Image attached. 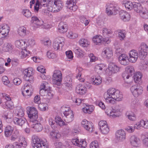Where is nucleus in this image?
Wrapping results in <instances>:
<instances>
[{"label":"nucleus","mask_w":148,"mask_h":148,"mask_svg":"<svg viewBox=\"0 0 148 148\" xmlns=\"http://www.w3.org/2000/svg\"><path fill=\"white\" fill-rule=\"evenodd\" d=\"M107 97L105 99L108 103L114 104L115 102V100L120 101L122 100L123 99L121 93L114 88H110L107 90Z\"/></svg>","instance_id":"obj_1"},{"label":"nucleus","mask_w":148,"mask_h":148,"mask_svg":"<svg viewBox=\"0 0 148 148\" xmlns=\"http://www.w3.org/2000/svg\"><path fill=\"white\" fill-rule=\"evenodd\" d=\"M51 3H49V5L48 11L53 12H58L61 10L63 7V3L60 0H55L54 1H52Z\"/></svg>","instance_id":"obj_2"},{"label":"nucleus","mask_w":148,"mask_h":148,"mask_svg":"<svg viewBox=\"0 0 148 148\" xmlns=\"http://www.w3.org/2000/svg\"><path fill=\"white\" fill-rule=\"evenodd\" d=\"M133 9L137 13H139L142 18L145 19L148 18V11L143 8L140 4L134 2Z\"/></svg>","instance_id":"obj_3"},{"label":"nucleus","mask_w":148,"mask_h":148,"mask_svg":"<svg viewBox=\"0 0 148 148\" xmlns=\"http://www.w3.org/2000/svg\"><path fill=\"white\" fill-rule=\"evenodd\" d=\"M32 144L34 148H48V146L43 141L36 135L32 136Z\"/></svg>","instance_id":"obj_4"},{"label":"nucleus","mask_w":148,"mask_h":148,"mask_svg":"<svg viewBox=\"0 0 148 148\" xmlns=\"http://www.w3.org/2000/svg\"><path fill=\"white\" fill-rule=\"evenodd\" d=\"M139 55L141 59H143L148 54V46L142 42L139 48Z\"/></svg>","instance_id":"obj_5"},{"label":"nucleus","mask_w":148,"mask_h":148,"mask_svg":"<svg viewBox=\"0 0 148 148\" xmlns=\"http://www.w3.org/2000/svg\"><path fill=\"white\" fill-rule=\"evenodd\" d=\"M65 39L64 38L59 37L56 38L53 43V47L56 50L60 49V47H62L64 44Z\"/></svg>","instance_id":"obj_6"},{"label":"nucleus","mask_w":148,"mask_h":148,"mask_svg":"<svg viewBox=\"0 0 148 148\" xmlns=\"http://www.w3.org/2000/svg\"><path fill=\"white\" fill-rule=\"evenodd\" d=\"M10 30V27L6 24L0 25V38L5 39L8 34Z\"/></svg>","instance_id":"obj_7"},{"label":"nucleus","mask_w":148,"mask_h":148,"mask_svg":"<svg viewBox=\"0 0 148 148\" xmlns=\"http://www.w3.org/2000/svg\"><path fill=\"white\" fill-rule=\"evenodd\" d=\"M130 90L132 94L135 97H138L141 95L143 91L142 87L138 85L132 86L130 88Z\"/></svg>","instance_id":"obj_8"},{"label":"nucleus","mask_w":148,"mask_h":148,"mask_svg":"<svg viewBox=\"0 0 148 148\" xmlns=\"http://www.w3.org/2000/svg\"><path fill=\"white\" fill-rule=\"evenodd\" d=\"M118 8L113 4H110L106 6V13L109 16L116 15L119 11Z\"/></svg>","instance_id":"obj_9"},{"label":"nucleus","mask_w":148,"mask_h":148,"mask_svg":"<svg viewBox=\"0 0 148 148\" xmlns=\"http://www.w3.org/2000/svg\"><path fill=\"white\" fill-rule=\"evenodd\" d=\"M100 130L102 133L107 134L109 132V128L106 121H101L99 123Z\"/></svg>","instance_id":"obj_10"},{"label":"nucleus","mask_w":148,"mask_h":148,"mask_svg":"<svg viewBox=\"0 0 148 148\" xmlns=\"http://www.w3.org/2000/svg\"><path fill=\"white\" fill-rule=\"evenodd\" d=\"M108 68L109 70V74L111 75L112 74L116 73L119 71L121 67L114 63H110L109 64Z\"/></svg>","instance_id":"obj_11"},{"label":"nucleus","mask_w":148,"mask_h":148,"mask_svg":"<svg viewBox=\"0 0 148 148\" xmlns=\"http://www.w3.org/2000/svg\"><path fill=\"white\" fill-rule=\"evenodd\" d=\"M24 74V79L30 83H32L34 82L33 77L32 76L33 72L32 71L27 69H25L23 71Z\"/></svg>","instance_id":"obj_12"},{"label":"nucleus","mask_w":148,"mask_h":148,"mask_svg":"<svg viewBox=\"0 0 148 148\" xmlns=\"http://www.w3.org/2000/svg\"><path fill=\"white\" fill-rule=\"evenodd\" d=\"M118 59L120 63L124 66L128 64L130 62L128 57L125 54H122L119 55Z\"/></svg>","instance_id":"obj_13"},{"label":"nucleus","mask_w":148,"mask_h":148,"mask_svg":"<svg viewBox=\"0 0 148 148\" xmlns=\"http://www.w3.org/2000/svg\"><path fill=\"white\" fill-rule=\"evenodd\" d=\"M129 61L132 63L135 62L138 58V54L136 50H133L130 51L129 53Z\"/></svg>","instance_id":"obj_14"},{"label":"nucleus","mask_w":148,"mask_h":148,"mask_svg":"<svg viewBox=\"0 0 148 148\" xmlns=\"http://www.w3.org/2000/svg\"><path fill=\"white\" fill-rule=\"evenodd\" d=\"M76 3V0H68L66 3V6L70 10L75 11L77 8Z\"/></svg>","instance_id":"obj_15"},{"label":"nucleus","mask_w":148,"mask_h":148,"mask_svg":"<svg viewBox=\"0 0 148 148\" xmlns=\"http://www.w3.org/2000/svg\"><path fill=\"white\" fill-rule=\"evenodd\" d=\"M115 136L116 139L119 141H123L125 139V132L122 130L117 131L116 133Z\"/></svg>","instance_id":"obj_16"},{"label":"nucleus","mask_w":148,"mask_h":148,"mask_svg":"<svg viewBox=\"0 0 148 148\" xmlns=\"http://www.w3.org/2000/svg\"><path fill=\"white\" fill-rule=\"evenodd\" d=\"M75 91L77 93L82 95L86 92L87 88L84 85L79 84L76 87Z\"/></svg>","instance_id":"obj_17"},{"label":"nucleus","mask_w":148,"mask_h":148,"mask_svg":"<svg viewBox=\"0 0 148 148\" xmlns=\"http://www.w3.org/2000/svg\"><path fill=\"white\" fill-rule=\"evenodd\" d=\"M102 55L104 57L108 59L110 58L113 55V52L112 49L108 47L103 49Z\"/></svg>","instance_id":"obj_18"},{"label":"nucleus","mask_w":148,"mask_h":148,"mask_svg":"<svg viewBox=\"0 0 148 148\" xmlns=\"http://www.w3.org/2000/svg\"><path fill=\"white\" fill-rule=\"evenodd\" d=\"M31 22L35 27H38L43 25V22L39 20L37 17L33 16L32 17Z\"/></svg>","instance_id":"obj_19"},{"label":"nucleus","mask_w":148,"mask_h":148,"mask_svg":"<svg viewBox=\"0 0 148 148\" xmlns=\"http://www.w3.org/2000/svg\"><path fill=\"white\" fill-rule=\"evenodd\" d=\"M135 127L137 129H140L141 127L148 129V120H140L135 124Z\"/></svg>","instance_id":"obj_20"},{"label":"nucleus","mask_w":148,"mask_h":148,"mask_svg":"<svg viewBox=\"0 0 148 148\" xmlns=\"http://www.w3.org/2000/svg\"><path fill=\"white\" fill-rule=\"evenodd\" d=\"M119 14L121 19L124 21H128L130 19V14L125 11L121 10L119 12Z\"/></svg>","instance_id":"obj_21"},{"label":"nucleus","mask_w":148,"mask_h":148,"mask_svg":"<svg viewBox=\"0 0 148 148\" xmlns=\"http://www.w3.org/2000/svg\"><path fill=\"white\" fill-rule=\"evenodd\" d=\"M58 32L61 33H64L67 30V25L65 22H60L58 26Z\"/></svg>","instance_id":"obj_22"},{"label":"nucleus","mask_w":148,"mask_h":148,"mask_svg":"<svg viewBox=\"0 0 148 148\" xmlns=\"http://www.w3.org/2000/svg\"><path fill=\"white\" fill-rule=\"evenodd\" d=\"M43 1L41 0H37V1L34 6V10L36 12H38L39 8L41 6L46 7L48 9V3L45 2H43Z\"/></svg>","instance_id":"obj_23"},{"label":"nucleus","mask_w":148,"mask_h":148,"mask_svg":"<svg viewBox=\"0 0 148 148\" xmlns=\"http://www.w3.org/2000/svg\"><path fill=\"white\" fill-rule=\"evenodd\" d=\"M64 120L68 123L72 122L74 119V115L72 111H70L67 113H65Z\"/></svg>","instance_id":"obj_24"},{"label":"nucleus","mask_w":148,"mask_h":148,"mask_svg":"<svg viewBox=\"0 0 148 148\" xmlns=\"http://www.w3.org/2000/svg\"><path fill=\"white\" fill-rule=\"evenodd\" d=\"M130 141L132 145L134 147H137L139 145L140 140L137 137L133 135L130 137Z\"/></svg>","instance_id":"obj_25"},{"label":"nucleus","mask_w":148,"mask_h":148,"mask_svg":"<svg viewBox=\"0 0 148 148\" xmlns=\"http://www.w3.org/2000/svg\"><path fill=\"white\" fill-rule=\"evenodd\" d=\"M91 81L92 84L96 85H99L102 82V79L99 75H95L92 77Z\"/></svg>","instance_id":"obj_26"},{"label":"nucleus","mask_w":148,"mask_h":148,"mask_svg":"<svg viewBox=\"0 0 148 148\" xmlns=\"http://www.w3.org/2000/svg\"><path fill=\"white\" fill-rule=\"evenodd\" d=\"M13 127L10 125L7 126L5 129V135L6 137H9L12 134L14 131Z\"/></svg>","instance_id":"obj_27"},{"label":"nucleus","mask_w":148,"mask_h":148,"mask_svg":"<svg viewBox=\"0 0 148 148\" xmlns=\"http://www.w3.org/2000/svg\"><path fill=\"white\" fill-rule=\"evenodd\" d=\"M28 31L26 28L24 26H21L19 27L18 29L17 32L18 34L20 36L24 37L26 36Z\"/></svg>","instance_id":"obj_28"},{"label":"nucleus","mask_w":148,"mask_h":148,"mask_svg":"<svg viewBox=\"0 0 148 148\" xmlns=\"http://www.w3.org/2000/svg\"><path fill=\"white\" fill-rule=\"evenodd\" d=\"M15 124L22 127L25 123V120L22 118H15L13 120Z\"/></svg>","instance_id":"obj_29"},{"label":"nucleus","mask_w":148,"mask_h":148,"mask_svg":"<svg viewBox=\"0 0 148 148\" xmlns=\"http://www.w3.org/2000/svg\"><path fill=\"white\" fill-rule=\"evenodd\" d=\"M50 136L53 139H58L61 137V134L57 131L53 130L50 133Z\"/></svg>","instance_id":"obj_30"},{"label":"nucleus","mask_w":148,"mask_h":148,"mask_svg":"<svg viewBox=\"0 0 148 148\" xmlns=\"http://www.w3.org/2000/svg\"><path fill=\"white\" fill-rule=\"evenodd\" d=\"M62 77V75L60 71L59 70H56L54 72L52 78H53V80L55 82L57 81L56 79V78H59V80L60 79V78Z\"/></svg>","instance_id":"obj_31"},{"label":"nucleus","mask_w":148,"mask_h":148,"mask_svg":"<svg viewBox=\"0 0 148 148\" xmlns=\"http://www.w3.org/2000/svg\"><path fill=\"white\" fill-rule=\"evenodd\" d=\"M27 114L30 116L32 114H38L37 111L35 108L28 106L27 108Z\"/></svg>","instance_id":"obj_32"},{"label":"nucleus","mask_w":148,"mask_h":148,"mask_svg":"<svg viewBox=\"0 0 148 148\" xmlns=\"http://www.w3.org/2000/svg\"><path fill=\"white\" fill-rule=\"evenodd\" d=\"M18 143L22 147H26L27 146V140L23 136H20L19 137Z\"/></svg>","instance_id":"obj_33"},{"label":"nucleus","mask_w":148,"mask_h":148,"mask_svg":"<svg viewBox=\"0 0 148 148\" xmlns=\"http://www.w3.org/2000/svg\"><path fill=\"white\" fill-rule=\"evenodd\" d=\"M79 43L80 46L85 47H88L90 44V42L87 39L82 38L79 41Z\"/></svg>","instance_id":"obj_34"},{"label":"nucleus","mask_w":148,"mask_h":148,"mask_svg":"<svg viewBox=\"0 0 148 148\" xmlns=\"http://www.w3.org/2000/svg\"><path fill=\"white\" fill-rule=\"evenodd\" d=\"M13 49L12 45L11 44L6 43L2 47V50L5 52L11 51Z\"/></svg>","instance_id":"obj_35"},{"label":"nucleus","mask_w":148,"mask_h":148,"mask_svg":"<svg viewBox=\"0 0 148 148\" xmlns=\"http://www.w3.org/2000/svg\"><path fill=\"white\" fill-rule=\"evenodd\" d=\"M142 77V75L140 72H136L134 76V81L136 83H138L140 82Z\"/></svg>","instance_id":"obj_36"},{"label":"nucleus","mask_w":148,"mask_h":148,"mask_svg":"<svg viewBox=\"0 0 148 148\" xmlns=\"http://www.w3.org/2000/svg\"><path fill=\"white\" fill-rule=\"evenodd\" d=\"M19 134V131L17 129L15 130L14 131V132L11 135L10 139L12 141H15L18 138Z\"/></svg>","instance_id":"obj_37"},{"label":"nucleus","mask_w":148,"mask_h":148,"mask_svg":"<svg viewBox=\"0 0 148 148\" xmlns=\"http://www.w3.org/2000/svg\"><path fill=\"white\" fill-rule=\"evenodd\" d=\"M103 38L100 36H96L92 38V40L97 45L102 42Z\"/></svg>","instance_id":"obj_38"},{"label":"nucleus","mask_w":148,"mask_h":148,"mask_svg":"<svg viewBox=\"0 0 148 148\" xmlns=\"http://www.w3.org/2000/svg\"><path fill=\"white\" fill-rule=\"evenodd\" d=\"M118 37L119 39L121 40H124L126 37V32L123 30H118Z\"/></svg>","instance_id":"obj_39"},{"label":"nucleus","mask_w":148,"mask_h":148,"mask_svg":"<svg viewBox=\"0 0 148 148\" xmlns=\"http://www.w3.org/2000/svg\"><path fill=\"white\" fill-rule=\"evenodd\" d=\"M94 108V106L93 105L86 106L84 108H83V110L85 113L90 114L93 111Z\"/></svg>","instance_id":"obj_40"},{"label":"nucleus","mask_w":148,"mask_h":148,"mask_svg":"<svg viewBox=\"0 0 148 148\" xmlns=\"http://www.w3.org/2000/svg\"><path fill=\"white\" fill-rule=\"evenodd\" d=\"M32 127L36 131L39 132L42 130V126L40 123H36L33 125L32 126Z\"/></svg>","instance_id":"obj_41"},{"label":"nucleus","mask_w":148,"mask_h":148,"mask_svg":"<svg viewBox=\"0 0 148 148\" xmlns=\"http://www.w3.org/2000/svg\"><path fill=\"white\" fill-rule=\"evenodd\" d=\"M25 41L22 40H16L15 42L16 46L18 48H21L24 45Z\"/></svg>","instance_id":"obj_42"},{"label":"nucleus","mask_w":148,"mask_h":148,"mask_svg":"<svg viewBox=\"0 0 148 148\" xmlns=\"http://www.w3.org/2000/svg\"><path fill=\"white\" fill-rule=\"evenodd\" d=\"M55 122L56 124L60 126H62L65 125V123L62 119L60 117H56L55 118Z\"/></svg>","instance_id":"obj_43"},{"label":"nucleus","mask_w":148,"mask_h":148,"mask_svg":"<svg viewBox=\"0 0 148 148\" xmlns=\"http://www.w3.org/2000/svg\"><path fill=\"white\" fill-rule=\"evenodd\" d=\"M126 72L131 76L134 73V70L132 66H128L126 68Z\"/></svg>","instance_id":"obj_44"},{"label":"nucleus","mask_w":148,"mask_h":148,"mask_svg":"<svg viewBox=\"0 0 148 148\" xmlns=\"http://www.w3.org/2000/svg\"><path fill=\"white\" fill-rule=\"evenodd\" d=\"M2 81L4 85L10 87V82L8 78L6 76H3L2 78Z\"/></svg>","instance_id":"obj_45"},{"label":"nucleus","mask_w":148,"mask_h":148,"mask_svg":"<svg viewBox=\"0 0 148 148\" xmlns=\"http://www.w3.org/2000/svg\"><path fill=\"white\" fill-rule=\"evenodd\" d=\"M134 3V2L132 3L130 1H128L127 3H123L125 4L124 5L126 8L127 9L129 10H131L133 8Z\"/></svg>","instance_id":"obj_46"},{"label":"nucleus","mask_w":148,"mask_h":148,"mask_svg":"<svg viewBox=\"0 0 148 148\" xmlns=\"http://www.w3.org/2000/svg\"><path fill=\"white\" fill-rule=\"evenodd\" d=\"M112 33V31L106 28H104L102 29V33L104 36H106L108 34H111Z\"/></svg>","instance_id":"obj_47"},{"label":"nucleus","mask_w":148,"mask_h":148,"mask_svg":"<svg viewBox=\"0 0 148 148\" xmlns=\"http://www.w3.org/2000/svg\"><path fill=\"white\" fill-rule=\"evenodd\" d=\"M38 107L41 111H45L48 108L47 105L46 103H40L38 105Z\"/></svg>","instance_id":"obj_48"},{"label":"nucleus","mask_w":148,"mask_h":148,"mask_svg":"<svg viewBox=\"0 0 148 148\" xmlns=\"http://www.w3.org/2000/svg\"><path fill=\"white\" fill-rule=\"evenodd\" d=\"M67 36L70 38L74 39L77 38L78 35L76 33H73L71 31H70L68 33Z\"/></svg>","instance_id":"obj_49"},{"label":"nucleus","mask_w":148,"mask_h":148,"mask_svg":"<svg viewBox=\"0 0 148 148\" xmlns=\"http://www.w3.org/2000/svg\"><path fill=\"white\" fill-rule=\"evenodd\" d=\"M99 143L96 140L92 142L90 145V148H99Z\"/></svg>","instance_id":"obj_50"},{"label":"nucleus","mask_w":148,"mask_h":148,"mask_svg":"<svg viewBox=\"0 0 148 148\" xmlns=\"http://www.w3.org/2000/svg\"><path fill=\"white\" fill-rule=\"evenodd\" d=\"M127 116L128 119L132 121H135L136 119V117L134 113H127L126 114Z\"/></svg>","instance_id":"obj_51"},{"label":"nucleus","mask_w":148,"mask_h":148,"mask_svg":"<svg viewBox=\"0 0 148 148\" xmlns=\"http://www.w3.org/2000/svg\"><path fill=\"white\" fill-rule=\"evenodd\" d=\"M29 53V51H27L26 49L22 50L21 52V58H24L27 57Z\"/></svg>","instance_id":"obj_52"},{"label":"nucleus","mask_w":148,"mask_h":148,"mask_svg":"<svg viewBox=\"0 0 148 148\" xmlns=\"http://www.w3.org/2000/svg\"><path fill=\"white\" fill-rule=\"evenodd\" d=\"M73 51L79 56H80L82 54V50L78 47H76L74 48L73 50Z\"/></svg>","instance_id":"obj_53"},{"label":"nucleus","mask_w":148,"mask_h":148,"mask_svg":"<svg viewBox=\"0 0 148 148\" xmlns=\"http://www.w3.org/2000/svg\"><path fill=\"white\" fill-rule=\"evenodd\" d=\"M29 117L30 119V121L32 122L36 121H37V119L38 118V114H32V115H29V114H28Z\"/></svg>","instance_id":"obj_54"},{"label":"nucleus","mask_w":148,"mask_h":148,"mask_svg":"<svg viewBox=\"0 0 148 148\" xmlns=\"http://www.w3.org/2000/svg\"><path fill=\"white\" fill-rule=\"evenodd\" d=\"M112 110L111 109H107L106 112L107 114V115L110 116H112L113 118H114L117 117L118 115L112 114Z\"/></svg>","instance_id":"obj_55"},{"label":"nucleus","mask_w":148,"mask_h":148,"mask_svg":"<svg viewBox=\"0 0 148 148\" xmlns=\"http://www.w3.org/2000/svg\"><path fill=\"white\" fill-rule=\"evenodd\" d=\"M22 13L27 18L30 17L31 16V12L28 10H23Z\"/></svg>","instance_id":"obj_56"},{"label":"nucleus","mask_w":148,"mask_h":148,"mask_svg":"<svg viewBox=\"0 0 148 148\" xmlns=\"http://www.w3.org/2000/svg\"><path fill=\"white\" fill-rule=\"evenodd\" d=\"M119 107L120 106L119 105H116L114 108V109H112V114L118 115L117 116H119V115L117 114V113L120 111V109Z\"/></svg>","instance_id":"obj_57"},{"label":"nucleus","mask_w":148,"mask_h":148,"mask_svg":"<svg viewBox=\"0 0 148 148\" xmlns=\"http://www.w3.org/2000/svg\"><path fill=\"white\" fill-rule=\"evenodd\" d=\"M104 67V65L102 64H98L95 66V70L97 72H99L100 71H101L103 68Z\"/></svg>","instance_id":"obj_58"},{"label":"nucleus","mask_w":148,"mask_h":148,"mask_svg":"<svg viewBox=\"0 0 148 148\" xmlns=\"http://www.w3.org/2000/svg\"><path fill=\"white\" fill-rule=\"evenodd\" d=\"M72 99L73 102L75 103L77 105H79L83 101V100H81V99L79 98H76L75 97H72Z\"/></svg>","instance_id":"obj_59"},{"label":"nucleus","mask_w":148,"mask_h":148,"mask_svg":"<svg viewBox=\"0 0 148 148\" xmlns=\"http://www.w3.org/2000/svg\"><path fill=\"white\" fill-rule=\"evenodd\" d=\"M90 124L91 126H89L90 125H88L86 126L85 128H84L89 132H92L94 130V128L93 127V124L91 122Z\"/></svg>","instance_id":"obj_60"},{"label":"nucleus","mask_w":148,"mask_h":148,"mask_svg":"<svg viewBox=\"0 0 148 148\" xmlns=\"http://www.w3.org/2000/svg\"><path fill=\"white\" fill-rule=\"evenodd\" d=\"M17 111L16 112V113L17 115L20 117H22L24 115V113L23 110L20 108L18 109L17 110Z\"/></svg>","instance_id":"obj_61"},{"label":"nucleus","mask_w":148,"mask_h":148,"mask_svg":"<svg viewBox=\"0 0 148 148\" xmlns=\"http://www.w3.org/2000/svg\"><path fill=\"white\" fill-rule=\"evenodd\" d=\"M49 122L52 128H55L56 127L55 125L56 124L55 123L56 122L55 120L54 121L53 119L50 118L49 119Z\"/></svg>","instance_id":"obj_62"},{"label":"nucleus","mask_w":148,"mask_h":148,"mask_svg":"<svg viewBox=\"0 0 148 148\" xmlns=\"http://www.w3.org/2000/svg\"><path fill=\"white\" fill-rule=\"evenodd\" d=\"M90 58V62H94L97 60L96 58L93 53H90L88 55Z\"/></svg>","instance_id":"obj_63"},{"label":"nucleus","mask_w":148,"mask_h":148,"mask_svg":"<svg viewBox=\"0 0 148 148\" xmlns=\"http://www.w3.org/2000/svg\"><path fill=\"white\" fill-rule=\"evenodd\" d=\"M54 145L56 148H65V145L63 144L61 142H56L54 143Z\"/></svg>","instance_id":"obj_64"}]
</instances>
